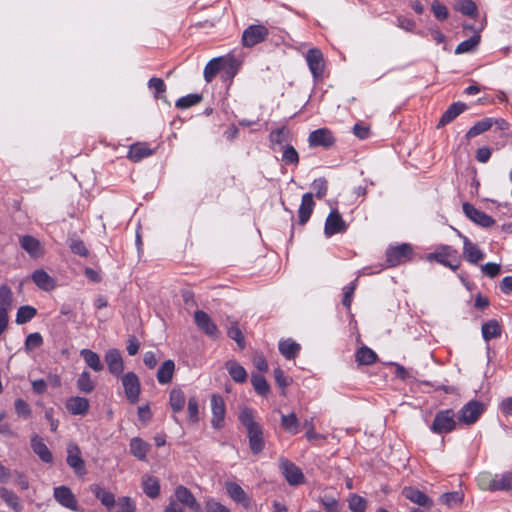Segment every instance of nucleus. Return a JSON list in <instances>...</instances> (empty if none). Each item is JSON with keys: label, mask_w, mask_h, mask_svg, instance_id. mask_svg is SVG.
I'll return each mask as SVG.
<instances>
[{"label": "nucleus", "mask_w": 512, "mask_h": 512, "mask_svg": "<svg viewBox=\"0 0 512 512\" xmlns=\"http://www.w3.org/2000/svg\"><path fill=\"white\" fill-rule=\"evenodd\" d=\"M241 424L246 428L249 447L253 454L261 453L265 446L264 434L261 425L255 421L253 410L244 407L238 416Z\"/></svg>", "instance_id": "nucleus-1"}, {"label": "nucleus", "mask_w": 512, "mask_h": 512, "mask_svg": "<svg viewBox=\"0 0 512 512\" xmlns=\"http://www.w3.org/2000/svg\"><path fill=\"white\" fill-rule=\"evenodd\" d=\"M478 485L483 490L512 491V472L502 474L481 473L478 477Z\"/></svg>", "instance_id": "nucleus-2"}, {"label": "nucleus", "mask_w": 512, "mask_h": 512, "mask_svg": "<svg viewBox=\"0 0 512 512\" xmlns=\"http://www.w3.org/2000/svg\"><path fill=\"white\" fill-rule=\"evenodd\" d=\"M426 260L437 262L456 271L461 265L458 251L450 245H438L432 253L427 254Z\"/></svg>", "instance_id": "nucleus-3"}, {"label": "nucleus", "mask_w": 512, "mask_h": 512, "mask_svg": "<svg viewBox=\"0 0 512 512\" xmlns=\"http://www.w3.org/2000/svg\"><path fill=\"white\" fill-rule=\"evenodd\" d=\"M386 262L389 267H395L411 260L413 248L410 244L402 243L390 246L386 250Z\"/></svg>", "instance_id": "nucleus-4"}, {"label": "nucleus", "mask_w": 512, "mask_h": 512, "mask_svg": "<svg viewBox=\"0 0 512 512\" xmlns=\"http://www.w3.org/2000/svg\"><path fill=\"white\" fill-rule=\"evenodd\" d=\"M455 413L452 409L441 410L436 413L430 427L436 434L449 433L456 428Z\"/></svg>", "instance_id": "nucleus-5"}, {"label": "nucleus", "mask_w": 512, "mask_h": 512, "mask_svg": "<svg viewBox=\"0 0 512 512\" xmlns=\"http://www.w3.org/2000/svg\"><path fill=\"white\" fill-rule=\"evenodd\" d=\"M279 468L290 485L297 486L305 482V476L302 470L292 461L281 457L279 459Z\"/></svg>", "instance_id": "nucleus-6"}, {"label": "nucleus", "mask_w": 512, "mask_h": 512, "mask_svg": "<svg viewBox=\"0 0 512 512\" xmlns=\"http://www.w3.org/2000/svg\"><path fill=\"white\" fill-rule=\"evenodd\" d=\"M485 411V405L477 400L466 403L459 411L458 419L466 425L474 424Z\"/></svg>", "instance_id": "nucleus-7"}, {"label": "nucleus", "mask_w": 512, "mask_h": 512, "mask_svg": "<svg viewBox=\"0 0 512 512\" xmlns=\"http://www.w3.org/2000/svg\"><path fill=\"white\" fill-rule=\"evenodd\" d=\"M269 35L266 26L257 24L248 26L242 34V44L244 47H253L263 42Z\"/></svg>", "instance_id": "nucleus-8"}, {"label": "nucleus", "mask_w": 512, "mask_h": 512, "mask_svg": "<svg viewBox=\"0 0 512 512\" xmlns=\"http://www.w3.org/2000/svg\"><path fill=\"white\" fill-rule=\"evenodd\" d=\"M125 396L131 404L139 400L141 385L138 376L134 372H128L121 378Z\"/></svg>", "instance_id": "nucleus-9"}, {"label": "nucleus", "mask_w": 512, "mask_h": 512, "mask_svg": "<svg viewBox=\"0 0 512 512\" xmlns=\"http://www.w3.org/2000/svg\"><path fill=\"white\" fill-rule=\"evenodd\" d=\"M66 462L68 466L73 469L74 473L78 476L86 474L85 461L81 456L80 448L75 443H69L67 446V458Z\"/></svg>", "instance_id": "nucleus-10"}, {"label": "nucleus", "mask_w": 512, "mask_h": 512, "mask_svg": "<svg viewBox=\"0 0 512 512\" xmlns=\"http://www.w3.org/2000/svg\"><path fill=\"white\" fill-rule=\"evenodd\" d=\"M54 499L63 507L78 511V501L72 490L65 485L57 486L53 489Z\"/></svg>", "instance_id": "nucleus-11"}, {"label": "nucleus", "mask_w": 512, "mask_h": 512, "mask_svg": "<svg viewBox=\"0 0 512 512\" xmlns=\"http://www.w3.org/2000/svg\"><path fill=\"white\" fill-rule=\"evenodd\" d=\"M197 327L212 339H218L220 331L211 317L204 311L198 310L194 314Z\"/></svg>", "instance_id": "nucleus-12"}, {"label": "nucleus", "mask_w": 512, "mask_h": 512, "mask_svg": "<svg viewBox=\"0 0 512 512\" xmlns=\"http://www.w3.org/2000/svg\"><path fill=\"white\" fill-rule=\"evenodd\" d=\"M462 209L467 218L481 227L489 228L495 224V220L492 217L468 202L462 205Z\"/></svg>", "instance_id": "nucleus-13"}, {"label": "nucleus", "mask_w": 512, "mask_h": 512, "mask_svg": "<svg viewBox=\"0 0 512 512\" xmlns=\"http://www.w3.org/2000/svg\"><path fill=\"white\" fill-rule=\"evenodd\" d=\"M348 225L343 220L338 210H332L325 221L324 234L331 237L334 234L346 232Z\"/></svg>", "instance_id": "nucleus-14"}, {"label": "nucleus", "mask_w": 512, "mask_h": 512, "mask_svg": "<svg viewBox=\"0 0 512 512\" xmlns=\"http://www.w3.org/2000/svg\"><path fill=\"white\" fill-rule=\"evenodd\" d=\"M212 419L211 425L215 429H221L224 426L226 406L224 399L219 394H213L211 397Z\"/></svg>", "instance_id": "nucleus-15"}, {"label": "nucleus", "mask_w": 512, "mask_h": 512, "mask_svg": "<svg viewBox=\"0 0 512 512\" xmlns=\"http://www.w3.org/2000/svg\"><path fill=\"white\" fill-rule=\"evenodd\" d=\"M306 61L313 77L318 80L324 72V58L322 52L317 48H311L307 51Z\"/></svg>", "instance_id": "nucleus-16"}, {"label": "nucleus", "mask_w": 512, "mask_h": 512, "mask_svg": "<svg viewBox=\"0 0 512 512\" xmlns=\"http://www.w3.org/2000/svg\"><path fill=\"white\" fill-rule=\"evenodd\" d=\"M308 143L310 147L329 148L334 145L335 138L329 129L320 128L310 133Z\"/></svg>", "instance_id": "nucleus-17"}, {"label": "nucleus", "mask_w": 512, "mask_h": 512, "mask_svg": "<svg viewBox=\"0 0 512 512\" xmlns=\"http://www.w3.org/2000/svg\"><path fill=\"white\" fill-rule=\"evenodd\" d=\"M225 490L234 502L241 504L244 508L250 507V497L239 484L227 481L225 482Z\"/></svg>", "instance_id": "nucleus-18"}, {"label": "nucleus", "mask_w": 512, "mask_h": 512, "mask_svg": "<svg viewBox=\"0 0 512 512\" xmlns=\"http://www.w3.org/2000/svg\"><path fill=\"white\" fill-rule=\"evenodd\" d=\"M175 497L176 502L187 506L193 512H199L201 510V506L192 494V492L186 488L185 486L179 485L175 489Z\"/></svg>", "instance_id": "nucleus-19"}, {"label": "nucleus", "mask_w": 512, "mask_h": 512, "mask_svg": "<svg viewBox=\"0 0 512 512\" xmlns=\"http://www.w3.org/2000/svg\"><path fill=\"white\" fill-rule=\"evenodd\" d=\"M65 407L71 415L84 416L89 411L90 403L87 398L73 396L66 400Z\"/></svg>", "instance_id": "nucleus-20"}, {"label": "nucleus", "mask_w": 512, "mask_h": 512, "mask_svg": "<svg viewBox=\"0 0 512 512\" xmlns=\"http://www.w3.org/2000/svg\"><path fill=\"white\" fill-rule=\"evenodd\" d=\"M105 362L109 372L115 376H119L124 371V362L121 353L117 349H110L105 354Z\"/></svg>", "instance_id": "nucleus-21"}, {"label": "nucleus", "mask_w": 512, "mask_h": 512, "mask_svg": "<svg viewBox=\"0 0 512 512\" xmlns=\"http://www.w3.org/2000/svg\"><path fill=\"white\" fill-rule=\"evenodd\" d=\"M458 234L463 239V255L465 259L473 264L481 261L484 258V253L479 249V247L460 232H458Z\"/></svg>", "instance_id": "nucleus-22"}, {"label": "nucleus", "mask_w": 512, "mask_h": 512, "mask_svg": "<svg viewBox=\"0 0 512 512\" xmlns=\"http://www.w3.org/2000/svg\"><path fill=\"white\" fill-rule=\"evenodd\" d=\"M20 246L30 257L39 258L43 256L44 249L38 239L30 235H24L19 240Z\"/></svg>", "instance_id": "nucleus-23"}, {"label": "nucleus", "mask_w": 512, "mask_h": 512, "mask_svg": "<svg viewBox=\"0 0 512 512\" xmlns=\"http://www.w3.org/2000/svg\"><path fill=\"white\" fill-rule=\"evenodd\" d=\"M468 109V106L463 102H455L451 104L448 109L442 114L437 128L440 129L447 124L451 123L454 119H456L461 113L465 112Z\"/></svg>", "instance_id": "nucleus-24"}, {"label": "nucleus", "mask_w": 512, "mask_h": 512, "mask_svg": "<svg viewBox=\"0 0 512 512\" xmlns=\"http://www.w3.org/2000/svg\"><path fill=\"white\" fill-rule=\"evenodd\" d=\"M290 136V130L286 126L272 130L269 135L271 149L273 151H277L278 147L282 149V147L286 145L285 143L289 141Z\"/></svg>", "instance_id": "nucleus-25"}, {"label": "nucleus", "mask_w": 512, "mask_h": 512, "mask_svg": "<svg viewBox=\"0 0 512 512\" xmlns=\"http://www.w3.org/2000/svg\"><path fill=\"white\" fill-rule=\"evenodd\" d=\"M402 493L406 499L427 509L433 505L432 500L424 492L416 488L405 487Z\"/></svg>", "instance_id": "nucleus-26"}, {"label": "nucleus", "mask_w": 512, "mask_h": 512, "mask_svg": "<svg viewBox=\"0 0 512 512\" xmlns=\"http://www.w3.org/2000/svg\"><path fill=\"white\" fill-rule=\"evenodd\" d=\"M35 285L46 292L52 291L56 287L55 280L43 269H37L31 276Z\"/></svg>", "instance_id": "nucleus-27"}, {"label": "nucleus", "mask_w": 512, "mask_h": 512, "mask_svg": "<svg viewBox=\"0 0 512 512\" xmlns=\"http://www.w3.org/2000/svg\"><path fill=\"white\" fill-rule=\"evenodd\" d=\"M314 205L312 193H305L302 196L301 204L298 209L299 224L304 225L307 223L313 212Z\"/></svg>", "instance_id": "nucleus-28"}, {"label": "nucleus", "mask_w": 512, "mask_h": 512, "mask_svg": "<svg viewBox=\"0 0 512 512\" xmlns=\"http://www.w3.org/2000/svg\"><path fill=\"white\" fill-rule=\"evenodd\" d=\"M90 491L94 496L108 509H112L116 504L115 495L98 484L90 485Z\"/></svg>", "instance_id": "nucleus-29"}, {"label": "nucleus", "mask_w": 512, "mask_h": 512, "mask_svg": "<svg viewBox=\"0 0 512 512\" xmlns=\"http://www.w3.org/2000/svg\"><path fill=\"white\" fill-rule=\"evenodd\" d=\"M141 484L147 497L155 499L160 495V483L156 477L145 474L142 476Z\"/></svg>", "instance_id": "nucleus-30"}, {"label": "nucleus", "mask_w": 512, "mask_h": 512, "mask_svg": "<svg viewBox=\"0 0 512 512\" xmlns=\"http://www.w3.org/2000/svg\"><path fill=\"white\" fill-rule=\"evenodd\" d=\"M31 447L33 452L45 463H51L53 461L52 453L43 442L42 438L35 435L31 438Z\"/></svg>", "instance_id": "nucleus-31"}, {"label": "nucleus", "mask_w": 512, "mask_h": 512, "mask_svg": "<svg viewBox=\"0 0 512 512\" xmlns=\"http://www.w3.org/2000/svg\"><path fill=\"white\" fill-rule=\"evenodd\" d=\"M131 454L141 461H145L151 445L139 437H134L130 441Z\"/></svg>", "instance_id": "nucleus-32"}, {"label": "nucleus", "mask_w": 512, "mask_h": 512, "mask_svg": "<svg viewBox=\"0 0 512 512\" xmlns=\"http://www.w3.org/2000/svg\"><path fill=\"white\" fill-rule=\"evenodd\" d=\"M152 154L153 150L146 143H135L130 146L127 157L133 162H139Z\"/></svg>", "instance_id": "nucleus-33"}, {"label": "nucleus", "mask_w": 512, "mask_h": 512, "mask_svg": "<svg viewBox=\"0 0 512 512\" xmlns=\"http://www.w3.org/2000/svg\"><path fill=\"white\" fill-rule=\"evenodd\" d=\"M225 368L235 382L244 383L247 380V372L238 362L229 360L225 363Z\"/></svg>", "instance_id": "nucleus-34"}, {"label": "nucleus", "mask_w": 512, "mask_h": 512, "mask_svg": "<svg viewBox=\"0 0 512 512\" xmlns=\"http://www.w3.org/2000/svg\"><path fill=\"white\" fill-rule=\"evenodd\" d=\"M175 363L173 360H166L157 371V380L160 384H168L173 378Z\"/></svg>", "instance_id": "nucleus-35"}, {"label": "nucleus", "mask_w": 512, "mask_h": 512, "mask_svg": "<svg viewBox=\"0 0 512 512\" xmlns=\"http://www.w3.org/2000/svg\"><path fill=\"white\" fill-rule=\"evenodd\" d=\"M279 351L286 359H294L300 351V345L292 339L281 340Z\"/></svg>", "instance_id": "nucleus-36"}, {"label": "nucleus", "mask_w": 512, "mask_h": 512, "mask_svg": "<svg viewBox=\"0 0 512 512\" xmlns=\"http://www.w3.org/2000/svg\"><path fill=\"white\" fill-rule=\"evenodd\" d=\"M80 355L83 357L85 363L94 371L100 372L103 370V364L96 352L89 349H83L81 350Z\"/></svg>", "instance_id": "nucleus-37"}, {"label": "nucleus", "mask_w": 512, "mask_h": 512, "mask_svg": "<svg viewBox=\"0 0 512 512\" xmlns=\"http://www.w3.org/2000/svg\"><path fill=\"white\" fill-rule=\"evenodd\" d=\"M0 496L4 502L15 512H20L23 508L20 498L11 490L0 488Z\"/></svg>", "instance_id": "nucleus-38"}, {"label": "nucleus", "mask_w": 512, "mask_h": 512, "mask_svg": "<svg viewBox=\"0 0 512 512\" xmlns=\"http://www.w3.org/2000/svg\"><path fill=\"white\" fill-rule=\"evenodd\" d=\"M492 127V122L490 117L483 118L482 120L476 122L466 133L465 137L470 140L486 131H488Z\"/></svg>", "instance_id": "nucleus-39"}, {"label": "nucleus", "mask_w": 512, "mask_h": 512, "mask_svg": "<svg viewBox=\"0 0 512 512\" xmlns=\"http://www.w3.org/2000/svg\"><path fill=\"white\" fill-rule=\"evenodd\" d=\"M223 68V59L214 58L210 60L204 68V79L210 83L218 72Z\"/></svg>", "instance_id": "nucleus-40"}, {"label": "nucleus", "mask_w": 512, "mask_h": 512, "mask_svg": "<svg viewBox=\"0 0 512 512\" xmlns=\"http://www.w3.org/2000/svg\"><path fill=\"white\" fill-rule=\"evenodd\" d=\"M482 336L485 341L498 338L501 335V328L496 320H489L482 325Z\"/></svg>", "instance_id": "nucleus-41"}, {"label": "nucleus", "mask_w": 512, "mask_h": 512, "mask_svg": "<svg viewBox=\"0 0 512 512\" xmlns=\"http://www.w3.org/2000/svg\"><path fill=\"white\" fill-rule=\"evenodd\" d=\"M186 402L184 392L180 389H172L169 395V403L174 413L182 411Z\"/></svg>", "instance_id": "nucleus-42"}, {"label": "nucleus", "mask_w": 512, "mask_h": 512, "mask_svg": "<svg viewBox=\"0 0 512 512\" xmlns=\"http://www.w3.org/2000/svg\"><path fill=\"white\" fill-rule=\"evenodd\" d=\"M281 425L283 429L293 435L300 431V422L295 413L281 416Z\"/></svg>", "instance_id": "nucleus-43"}, {"label": "nucleus", "mask_w": 512, "mask_h": 512, "mask_svg": "<svg viewBox=\"0 0 512 512\" xmlns=\"http://www.w3.org/2000/svg\"><path fill=\"white\" fill-rule=\"evenodd\" d=\"M454 8L469 17H476L478 13L477 5L473 0H456Z\"/></svg>", "instance_id": "nucleus-44"}, {"label": "nucleus", "mask_w": 512, "mask_h": 512, "mask_svg": "<svg viewBox=\"0 0 512 512\" xmlns=\"http://www.w3.org/2000/svg\"><path fill=\"white\" fill-rule=\"evenodd\" d=\"M377 355L376 353L368 348L367 346H363L356 352V361L360 365H372L376 362Z\"/></svg>", "instance_id": "nucleus-45"}, {"label": "nucleus", "mask_w": 512, "mask_h": 512, "mask_svg": "<svg viewBox=\"0 0 512 512\" xmlns=\"http://www.w3.org/2000/svg\"><path fill=\"white\" fill-rule=\"evenodd\" d=\"M37 314L36 308L24 305L19 307L17 314H16V323L19 325L25 324L29 321H31Z\"/></svg>", "instance_id": "nucleus-46"}, {"label": "nucleus", "mask_w": 512, "mask_h": 512, "mask_svg": "<svg viewBox=\"0 0 512 512\" xmlns=\"http://www.w3.org/2000/svg\"><path fill=\"white\" fill-rule=\"evenodd\" d=\"M13 293L9 286L3 284L0 286V311L8 313L12 306Z\"/></svg>", "instance_id": "nucleus-47"}, {"label": "nucleus", "mask_w": 512, "mask_h": 512, "mask_svg": "<svg viewBox=\"0 0 512 512\" xmlns=\"http://www.w3.org/2000/svg\"><path fill=\"white\" fill-rule=\"evenodd\" d=\"M77 388L80 392L91 393L95 388V383L90 377L88 371H83L76 382Z\"/></svg>", "instance_id": "nucleus-48"}, {"label": "nucleus", "mask_w": 512, "mask_h": 512, "mask_svg": "<svg viewBox=\"0 0 512 512\" xmlns=\"http://www.w3.org/2000/svg\"><path fill=\"white\" fill-rule=\"evenodd\" d=\"M282 161L286 165H298L299 163V155L296 149L289 144H286L282 147Z\"/></svg>", "instance_id": "nucleus-49"}, {"label": "nucleus", "mask_w": 512, "mask_h": 512, "mask_svg": "<svg viewBox=\"0 0 512 512\" xmlns=\"http://www.w3.org/2000/svg\"><path fill=\"white\" fill-rule=\"evenodd\" d=\"M251 383L255 391L262 396L267 395L270 391V386L268 382L266 381L264 376L260 374H252Z\"/></svg>", "instance_id": "nucleus-50"}, {"label": "nucleus", "mask_w": 512, "mask_h": 512, "mask_svg": "<svg viewBox=\"0 0 512 512\" xmlns=\"http://www.w3.org/2000/svg\"><path fill=\"white\" fill-rule=\"evenodd\" d=\"M480 42V35L475 33L469 39L462 41L455 49L456 54H463L472 51Z\"/></svg>", "instance_id": "nucleus-51"}, {"label": "nucleus", "mask_w": 512, "mask_h": 512, "mask_svg": "<svg viewBox=\"0 0 512 512\" xmlns=\"http://www.w3.org/2000/svg\"><path fill=\"white\" fill-rule=\"evenodd\" d=\"M227 335L229 338L234 340L240 349H244L245 347V337L240 330L237 322H232L231 326L227 330Z\"/></svg>", "instance_id": "nucleus-52"}, {"label": "nucleus", "mask_w": 512, "mask_h": 512, "mask_svg": "<svg viewBox=\"0 0 512 512\" xmlns=\"http://www.w3.org/2000/svg\"><path fill=\"white\" fill-rule=\"evenodd\" d=\"M43 344V337L40 333H30L25 340L24 349L26 353L32 352Z\"/></svg>", "instance_id": "nucleus-53"}, {"label": "nucleus", "mask_w": 512, "mask_h": 512, "mask_svg": "<svg viewBox=\"0 0 512 512\" xmlns=\"http://www.w3.org/2000/svg\"><path fill=\"white\" fill-rule=\"evenodd\" d=\"M201 100L202 96L200 94H189L179 98L176 101V107L180 109H187L198 104Z\"/></svg>", "instance_id": "nucleus-54"}, {"label": "nucleus", "mask_w": 512, "mask_h": 512, "mask_svg": "<svg viewBox=\"0 0 512 512\" xmlns=\"http://www.w3.org/2000/svg\"><path fill=\"white\" fill-rule=\"evenodd\" d=\"M115 505L117 509L113 512H135L136 510L134 501L128 496L119 497Z\"/></svg>", "instance_id": "nucleus-55"}, {"label": "nucleus", "mask_w": 512, "mask_h": 512, "mask_svg": "<svg viewBox=\"0 0 512 512\" xmlns=\"http://www.w3.org/2000/svg\"><path fill=\"white\" fill-rule=\"evenodd\" d=\"M326 512H339V503L337 499L330 495H324L319 499Z\"/></svg>", "instance_id": "nucleus-56"}, {"label": "nucleus", "mask_w": 512, "mask_h": 512, "mask_svg": "<svg viewBox=\"0 0 512 512\" xmlns=\"http://www.w3.org/2000/svg\"><path fill=\"white\" fill-rule=\"evenodd\" d=\"M463 496L459 492L444 493L440 496V502L447 506L456 505L462 502Z\"/></svg>", "instance_id": "nucleus-57"}, {"label": "nucleus", "mask_w": 512, "mask_h": 512, "mask_svg": "<svg viewBox=\"0 0 512 512\" xmlns=\"http://www.w3.org/2000/svg\"><path fill=\"white\" fill-rule=\"evenodd\" d=\"M189 421L195 424L199 421V406L196 397H190L188 400Z\"/></svg>", "instance_id": "nucleus-58"}, {"label": "nucleus", "mask_w": 512, "mask_h": 512, "mask_svg": "<svg viewBox=\"0 0 512 512\" xmlns=\"http://www.w3.org/2000/svg\"><path fill=\"white\" fill-rule=\"evenodd\" d=\"M356 287H357V279H355L352 283H350L349 285L344 287V295H343V299H342V304L347 309H350V307H351L353 295H354V291H355Z\"/></svg>", "instance_id": "nucleus-59"}, {"label": "nucleus", "mask_w": 512, "mask_h": 512, "mask_svg": "<svg viewBox=\"0 0 512 512\" xmlns=\"http://www.w3.org/2000/svg\"><path fill=\"white\" fill-rule=\"evenodd\" d=\"M349 508L352 512H365L366 500L358 495H353L349 499Z\"/></svg>", "instance_id": "nucleus-60"}, {"label": "nucleus", "mask_w": 512, "mask_h": 512, "mask_svg": "<svg viewBox=\"0 0 512 512\" xmlns=\"http://www.w3.org/2000/svg\"><path fill=\"white\" fill-rule=\"evenodd\" d=\"M205 510L206 512H231L228 507L214 498H208L205 501Z\"/></svg>", "instance_id": "nucleus-61"}, {"label": "nucleus", "mask_w": 512, "mask_h": 512, "mask_svg": "<svg viewBox=\"0 0 512 512\" xmlns=\"http://www.w3.org/2000/svg\"><path fill=\"white\" fill-rule=\"evenodd\" d=\"M431 9L438 20L443 21L448 18L449 13L447 7L439 1H434L431 5Z\"/></svg>", "instance_id": "nucleus-62"}, {"label": "nucleus", "mask_w": 512, "mask_h": 512, "mask_svg": "<svg viewBox=\"0 0 512 512\" xmlns=\"http://www.w3.org/2000/svg\"><path fill=\"white\" fill-rule=\"evenodd\" d=\"M15 411L19 417H22L24 419H27L31 415V408L29 404L24 401L23 399H17L15 401Z\"/></svg>", "instance_id": "nucleus-63"}, {"label": "nucleus", "mask_w": 512, "mask_h": 512, "mask_svg": "<svg viewBox=\"0 0 512 512\" xmlns=\"http://www.w3.org/2000/svg\"><path fill=\"white\" fill-rule=\"evenodd\" d=\"M312 187L315 190L316 197L322 199L327 194V180L325 178L315 179L312 183Z\"/></svg>", "instance_id": "nucleus-64"}]
</instances>
